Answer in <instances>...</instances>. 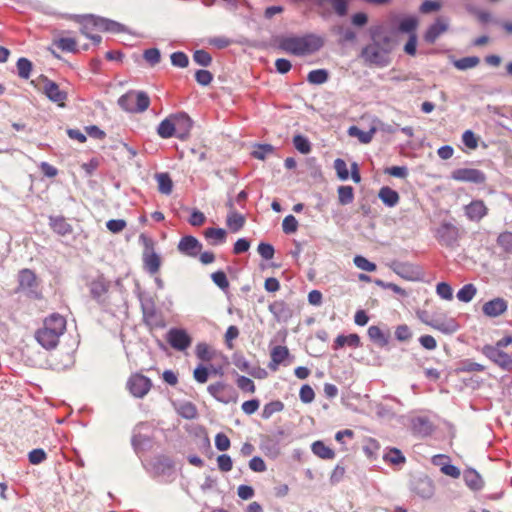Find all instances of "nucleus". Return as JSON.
<instances>
[{
  "label": "nucleus",
  "mask_w": 512,
  "mask_h": 512,
  "mask_svg": "<svg viewBox=\"0 0 512 512\" xmlns=\"http://www.w3.org/2000/svg\"><path fill=\"white\" fill-rule=\"evenodd\" d=\"M375 131V128H371L369 131H362L356 126H351L348 129V134L357 137L361 143L367 144L373 139Z\"/></svg>",
  "instance_id": "obj_18"
},
{
  "label": "nucleus",
  "mask_w": 512,
  "mask_h": 512,
  "mask_svg": "<svg viewBox=\"0 0 512 512\" xmlns=\"http://www.w3.org/2000/svg\"><path fill=\"white\" fill-rule=\"evenodd\" d=\"M236 383H237V386L239 387V389H241L242 391H246V392H249V393H254L255 392V384L254 382L248 378V377H245V376H239L236 380Z\"/></svg>",
  "instance_id": "obj_42"
},
{
  "label": "nucleus",
  "mask_w": 512,
  "mask_h": 512,
  "mask_svg": "<svg viewBox=\"0 0 512 512\" xmlns=\"http://www.w3.org/2000/svg\"><path fill=\"white\" fill-rule=\"evenodd\" d=\"M452 178L461 182L481 183L485 180L484 174L472 168L457 169L452 173Z\"/></svg>",
  "instance_id": "obj_8"
},
{
  "label": "nucleus",
  "mask_w": 512,
  "mask_h": 512,
  "mask_svg": "<svg viewBox=\"0 0 512 512\" xmlns=\"http://www.w3.org/2000/svg\"><path fill=\"white\" fill-rule=\"evenodd\" d=\"M127 386L133 396L142 398L149 392L151 381L141 374H134L128 380Z\"/></svg>",
  "instance_id": "obj_7"
},
{
  "label": "nucleus",
  "mask_w": 512,
  "mask_h": 512,
  "mask_svg": "<svg viewBox=\"0 0 512 512\" xmlns=\"http://www.w3.org/2000/svg\"><path fill=\"white\" fill-rule=\"evenodd\" d=\"M193 59L196 63L202 66H207L211 62V56L203 50L196 51L193 55Z\"/></svg>",
  "instance_id": "obj_54"
},
{
  "label": "nucleus",
  "mask_w": 512,
  "mask_h": 512,
  "mask_svg": "<svg viewBox=\"0 0 512 512\" xmlns=\"http://www.w3.org/2000/svg\"><path fill=\"white\" fill-rule=\"evenodd\" d=\"M194 379L199 383H205L208 380V370L204 366H197L193 372Z\"/></svg>",
  "instance_id": "obj_60"
},
{
  "label": "nucleus",
  "mask_w": 512,
  "mask_h": 512,
  "mask_svg": "<svg viewBox=\"0 0 512 512\" xmlns=\"http://www.w3.org/2000/svg\"><path fill=\"white\" fill-rule=\"evenodd\" d=\"M448 29V22L444 20H437L433 25L429 27L425 34V40L432 43L434 42L441 34L446 32Z\"/></svg>",
  "instance_id": "obj_13"
},
{
  "label": "nucleus",
  "mask_w": 512,
  "mask_h": 512,
  "mask_svg": "<svg viewBox=\"0 0 512 512\" xmlns=\"http://www.w3.org/2000/svg\"><path fill=\"white\" fill-rule=\"evenodd\" d=\"M119 104L126 111L142 112L149 107L150 100L144 92L130 91L119 99Z\"/></svg>",
  "instance_id": "obj_5"
},
{
  "label": "nucleus",
  "mask_w": 512,
  "mask_h": 512,
  "mask_svg": "<svg viewBox=\"0 0 512 512\" xmlns=\"http://www.w3.org/2000/svg\"><path fill=\"white\" fill-rule=\"evenodd\" d=\"M353 262L357 268L363 271L373 272L376 270V265L361 255L355 256Z\"/></svg>",
  "instance_id": "obj_36"
},
{
  "label": "nucleus",
  "mask_w": 512,
  "mask_h": 512,
  "mask_svg": "<svg viewBox=\"0 0 512 512\" xmlns=\"http://www.w3.org/2000/svg\"><path fill=\"white\" fill-rule=\"evenodd\" d=\"M215 447L219 451H226L230 447V440L224 433H218L215 436Z\"/></svg>",
  "instance_id": "obj_48"
},
{
  "label": "nucleus",
  "mask_w": 512,
  "mask_h": 512,
  "mask_svg": "<svg viewBox=\"0 0 512 512\" xmlns=\"http://www.w3.org/2000/svg\"><path fill=\"white\" fill-rule=\"evenodd\" d=\"M106 226L112 233H118L126 227V222L122 219H112L107 222Z\"/></svg>",
  "instance_id": "obj_57"
},
{
  "label": "nucleus",
  "mask_w": 512,
  "mask_h": 512,
  "mask_svg": "<svg viewBox=\"0 0 512 512\" xmlns=\"http://www.w3.org/2000/svg\"><path fill=\"white\" fill-rule=\"evenodd\" d=\"M65 327L66 322L62 316L52 315L45 320L43 328L36 334V339L44 348L52 349L58 344Z\"/></svg>",
  "instance_id": "obj_3"
},
{
  "label": "nucleus",
  "mask_w": 512,
  "mask_h": 512,
  "mask_svg": "<svg viewBox=\"0 0 512 512\" xmlns=\"http://www.w3.org/2000/svg\"><path fill=\"white\" fill-rule=\"evenodd\" d=\"M144 58L148 63L154 65L160 60V52L156 48L148 49L144 52Z\"/></svg>",
  "instance_id": "obj_59"
},
{
  "label": "nucleus",
  "mask_w": 512,
  "mask_h": 512,
  "mask_svg": "<svg viewBox=\"0 0 512 512\" xmlns=\"http://www.w3.org/2000/svg\"><path fill=\"white\" fill-rule=\"evenodd\" d=\"M300 399L303 403H311L315 398L314 390L308 384L303 385L299 392Z\"/></svg>",
  "instance_id": "obj_43"
},
{
  "label": "nucleus",
  "mask_w": 512,
  "mask_h": 512,
  "mask_svg": "<svg viewBox=\"0 0 512 512\" xmlns=\"http://www.w3.org/2000/svg\"><path fill=\"white\" fill-rule=\"evenodd\" d=\"M283 409H284V404L281 401H279V400L271 401V402L267 403L266 405H264L263 410H262V417L264 419H269L270 417H272V415H274L275 413L281 412Z\"/></svg>",
  "instance_id": "obj_24"
},
{
  "label": "nucleus",
  "mask_w": 512,
  "mask_h": 512,
  "mask_svg": "<svg viewBox=\"0 0 512 512\" xmlns=\"http://www.w3.org/2000/svg\"><path fill=\"white\" fill-rule=\"evenodd\" d=\"M289 355V351L284 346H276L271 352L270 368L276 370L278 365L283 362Z\"/></svg>",
  "instance_id": "obj_17"
},
{
  "label": "nucleus",
  "mask_w": 512,
  "mask_h": 512,
  "mask_svg": "<svg viewBox=\"0 0 512 512\" xmlns=\"http://www.w3.org/2000/svg\"><path fill=\"white\" fill-rule=\"evenodd\" d=\"M293 143H294L295 148L303 154H307L311 150L309 141L301 135L295 136L293 138Z\"/></svg>",
  "instance_id": "obj_40"
},
{
  "label": "nucleus",
  "mask_w": 512,
  "mask_h": 512,
  "mask_svg": "<svg viewBox=\"0 0 512 512\" xmlns=\"http://www.w3.org/2000/svg\"><path fill=\"white\" fill-rule=\"evenodd\" d=\"M178 249L185 255L196 256L201 249V244L195 237L186 236L179 241Z\"/></svg>",
  "instance_id": "obj_10"
},
{
  "label": "nucleus",
  "mask_w": 512,
  "mask_h": 512,
  "mask_svg": "<svg viewBox=\"0 0 512 512\" xmlns=\"http://www.w3.org/2000/svg\"><path fill=\"white\" fill-rule=\"evenodd\" d=\"M417 26L418 21L415 17H407L401 21L399 30L403 33H408L411 35L412 33H415Z\"/></svg>",
  "instance_id": "obj_32"
},
{
  "label": "nucleus",
  "mask_w": 512,
  "mask_h": 512,
  "mask_svg": "<svg viewBox=\"0 0 512 512\" xmlns=\"http://www.w3.org/2000/svg\"><path fill=\"white\" fill-rule=\"evenodd\" d=\"M55 44L59 49L66 52L76 51V41L73 38H60Z\"/></svg>",
  "instance_id": "obj_41"
},
{
  "label": "nucleus",
  "mask_w": 512,
  "mask_h": 512,
  "mask_svg": "<svg viewBox=\"0 0 512 512\" xmlns=\"http://www.w3.org/2000/svg\"><path fill=\"white\" fill-rule=\"evenodd\" d=\"M225 389V384L222 382L214 383L208 386L209 393L218 401L226 403L227 401L222 399L220 394Z\"/></svg>",
  "instance_id": "obj_49"
},
{
  "label": "nucleus",
  "mask_w": 512,
  "mask_h": 512,
  "mask_svg": "<svg viewBox=\"0 0 512 512\" xmlns=\"http://www.w3.org/2000/svg\"><path fill=\"white\" fill-rule=\"evenodd\" d=\"M18 74L23 79H28L32 70L31 62L26 58H20L17 61Z\"/></svg>",
  "instance_id": "obj_35"
},
{
  "label": "nucleus",
  "mask_w": 512,
  "mask_h": 512,
  "mask_svg": "<svg viewBox=\"0 0 512 512\" xmlns=\"http://www.w3.org/2000/svg\"><path fill=\"white\" fill-rule=\"evenodd\" d=\"M93 26L100 32L119 33L123 31L121 24L108 19L95 20Z\"/></svg>",
  "instance_id": "obj_15"
},
{
  "label": "nucleus",
  "mask_w": 512,
  "mask_h": 512,
  "mask_svg": "<svg viewBox=\"0 0 512 512\" xmlns=\"http://www.w3.org/2000/svg\"><path fill=\"white\" fill-rule=\"evenodd\" d=\"M273 146L269 144H257L253 147L252 155L259 160H264L273 153Z\"/></svg>",
  "instance_id": "obj_28"
},
{
  "label": "nucleus",
  "mask_w": 512,
  "mask_h": 512,
  "mask_svg": "<svg viewBox=\"0 0 512 512\" xmlns=\"http://www.w3.org/2000/svg\"><path fill=\"white\" fill-rule=\"evenodd\" d=\"M249 467L255 472H263L266 470L265 462L260 457H253L249 462Z\"/></svg>",
  "instance_id": "obj_63"
},
{
  "label": "nucleus",
  "mask_w": 512,
  "mask_h": 512,
  "mask_svg": "<svg viewBox=\"0 0 512 512\" xmlns=\"http://www.w3.org/2000/svg\"><path fill=\"white\" fill-rule=\"evenodd\" d=\"M334 168L340 180L345 181L349 177V171L344 160L338 158L334 161Z\"/></svg>",
  "instance_id": "obj_39"
},
{
  "label": "nucleus",
  "mask_w": 512,
  "mask_h": 512,
  "mask_svg": "<svg viewBox=\"0 0 512 512\" xmlns=\"http://www.w3.org/2000/svg\"><path fill=\"white\" fill-rule=\"evenodd\" d=\"M144 264L149 272L156 273L160 267V257L154 252L146 253L144 256Z\"/></svg>",
  "instance_id": "obj_25"
},
{
  "label": "nucleus",
  "mask_w": 512,
  "mask_h": 512,
  "mask_svg": "<svg viewBox=\"0 0 512 512\" xmlns=\"http://www.w3.org/2000/svg\"><path fill=\"white\" fill-rule=\"evenodd\" d=\"M395 336L399 341H405L411 337V331L408 326L400 325L395 330Z\"/></svg>",
  "instance_id": "obj_61"
},
{
  "label": "nucleus",
  "mask_w": 512,
  "mask_h": 512,
  "mask_svg": "<svg viewBox=\"0 0 512 512\" xmlns=\"http://www.w3.org/2000/svg\"><path fill=\"white\" fill-rule=\"evenodd\" d=\"M507 309V305L502 299H493L483 306V312L490 317H496L504 313Z\"/></svg>",
  "instance_id": "obj_12"
},
{
  "label": "nucleus",
  "mask_w": 512,
  "mask_h": 512,
  "mask_svg": "<svg viewBox=\"0 0 512 512\" xmlns=\"http://www.w3.org/2000/svg\"><path fill=\"white\" fill-rule=\"evenodd\" d=\"M385 173L397 178H405L408 175L407 168L404 166H393L387 168Z\"/></svg>",
  "instance_id": "obj_55"
},
{
  "label": "nucleus",
  "mask_w": 512,
  "mask_h": 512,
  "mask_svg": "<svg viewBox=\"0 0 512 512\" xmlns=\"http://www.w3.org/2000/svg\"><path fill=\"white\" fill-rule=\"evenodd\" d=\"M211 278L215 285L221 289H227L229 286L228 279L223 271H216L212 273Z\"/></svg>",
  "instance_id": "obj_45"
},
{
  "label": "nucleus",
  "mask_w": 512,
  "mask_h": 512,
  "mask_svg": "<svg viewBox=\"0 0 512 512\" xmlns=\"http://www.w3.org/2000/svg\"><path fill=\"white\" fill-rule=\"evenodd\" d=\"M171 62L174 66L184 68L188 65V57L182 52H175L171 55Z\"/></svg>",
  "instance_id": "obj_51"
},
{
  "label": "nucleus",
  "mask_w": 512,
  "mask_h": 512,
  "mask_svg": "<svg viewBox=\"0 0 512 512\" xmlns=\"http://www.w3.org/2000/svg\"><path fill=\"white\" fill-rule=\"evenodd\" d=\"M191 127L192 121L186 114H172L160 122L157 133L164 139L171 137L184 139L189 135Z\"/></svg>",
  "instance_id": "obj_2"
},
{
  "label": "nucleus",
  "mask_w": 512,
  "mask_h": 512,
  "mask_svg": "<svg viewBox=\"0 0 512 512\" xmlns=\"http://www.w3.org/2000/svg\"><path fill=\"white\" fill-rule=\"evenodd\" d=\"M45 94L46 96L53 102H55L59 107L65 106L66 93L61 91L58 85L54 82H48L45 85Z\"/></svg>",
  "instance_id": "obj_11"
},
{
  "label": "nucleus",
  "mask_w": 512,
  "mask_h": 512,
  "mask_svg": "<svg viewBox=\"0 0 512 512\" xmlns=\"http://www.w3.org/2000/svg\"><path fill=\"white\" fill-rule=\"evenodd\" d=\"M323 46L320 36L309 34L305 36H289L279 41V47L287 53L297 56L307 55L318 51Z\"/></svg>",
  "instance_id": "obj_1"
},
{
  "label": "nucleus",
  "mask_w": 512,
  "mask_h": 512,
  "mask_svg": "<svg viewBox=\"0 0 512 512\" xmlns=\"http://www.w3.org/2000/svg\"><path fill=\"white\" fill-rule=\"evenodd\" d=\"M466 214L471 220H480L487 214L483 201H473L466 207Z\"/></svg>",
  "instance_id": "obj_14"
},
{
  "label": "nucleus",
  "mask_w": 512,
  "mask_h": 512,
  "mask_svg": "<svg viewBox=\"0 0 512 512\" xmlns=\"http://www.w3.org/2000/svg\"><path fill=\"white\" fill-rule=\"evenodd\" d=\"M168 343L176 350H186L192 342L188 332L180 328H172L168 331L166 337Z\"/></svg>",
  "instance_id": "obj_6"
},
{
  "label": "nucleus",
  "mask_w": 512,
  "mask_h": 512,
  "mask_svg": "<svg viewBox=\"0 0 512 512\" xmlns=\"http://www.w3.org/2000/svg\"><path fill=\"white\" fill-rule=\"evenodd\" d=\"M257 250L260 256L265 260H270L274 256V248L268 243H260Z\"/></svg>",
  "instance_id": "obj_47"
},
{
  "label": "nucleus",
  "mask_w": 512,
  "mask_h": 512,
  "mask_svg": "<svg viewBox=\"0 0 512 512\" xmlns=\"http://www.w3.org/2000/svg\"><path fill=\"white\" fill-rule=\"evenodd\" d=\"M441 8V4L437 1L427 0L424 1L420 7L421 12L429 13L433 11H438Z\"/></svg>",
  "instance_id": "obj_62"
},
{
  "label": "nucleus",
  "mask_w": 512,
  "mask_h": 512,
  "mask_svg": "<svg viewBox=\"0 0 512 512\" xmlns=\"http://www.w3.org/2000/svg\"><path fill=\"white\" fill-rule=\"evenodd\" d=\"M244 223H245L244 216L237 212H234V211L229 213L227 220H226L227 227L232 232L239 231L244 226Z\"/></svg>",
  "instance_id": "obj_21"
},
{
  "label": "nucleus",
  "mask_w": 512,
  "mask_h": 512,
  "mask_svg": "<svg viewBox=\"0 0 512 512\" xmlns=\"http://www.w3.org/2000/svg\"><path fill=\"white\" fill-rule=\"evenodd\" d=\"M372 37L373 43L363 50L362 56L365 61L371 64L384 66L389 62L388 53L391 51L392 45L389 40L384 39L385 47L380 46L382 39L380 30H375Z\"/></svg>",
  "instance_id": "obj_4"
},
{
  "label": "nucleus",
  "mask_w": 512,
  "mask_h": 512,
  "mask_svg": "<svg viewBox=\"0 0 512 512\" xmlns=\"http://www.w3.org/2000/svg\"><path fill=\"white\" fill-rule=\"evenodd\" d=\"M282 227L285 233H294L298 227V221L293 215H288L284 218Z\"/></svg>",
  "instance_id": "obj_46"
},
{
  "label": "nucleus",
  "mask_w": 512,
  "mask_h": 512,
  "mask_svg": "<svg viewBox=\"0 0 512 512\" xmlns=\"http://www.w3.org/2000/svg\"><path fill=\"white\" fill-rule=\"evenodd\" d=\"M464 144L470 149H476L478 146V140L475 134L471 130H466L462 136Z\"/></svg>",
  "instance_id": "obj_50"
},
{
  "label": "nucleus",
  "mask_w": 512,
  "mask_h": 512,
  "mask_svg": "<svg viewBox=\"0 0 512 512\" xmlns=\"http://www.w3.org/2000/svg\"><path fill=\"white\" fill-rule=\"evenodd\" d=\"M475 295L476 288L473 284H466L457 292L458 300L464 303L470 302Z\"/></svg>",
  "instance_id": "obj_26"
},
{
  "label": "nucleus",
  "mask_w": 512,
  "mask_h": 512,
  "mask_svg": "<svg viewBox=\"0 0 512 512\" xmlns=\"http://www.w3.org/2000/svg\"><path fill=\"white\" fill-rule=\"evenodd\" d=\"M499 244L507 251L512 252V232H504L498 237Z\"/></svg>",
  "instance_id": "obj_56"
},
{
  "label": "nucleus",
  "mask_w": 512,
  "mask_h": 512,
  "mask_svg": "<svg viewBox=\"0 0 512 512\" xmlns=\"http://www.w3.org/2000/svg\"><path fill=\"white\" fill-rule=\"evenodd\" d=\"M158 189L162 194L169 195L172 192L173 182L168 174L162 173L156 176Z\"/></svg>",
  "instance_id": "obj_23"
},
{
  "label": "nucleus",
  "mask_w": 512,
  "mask_h": 512,
  "mask_svg": "<svg viewBox=\"0 0 512 512\" xmlns=\"http://www.w3.org/2000/svg\"><path fill=\"white\" fill-rule=\"evenodd\" d=\"M195 353L200 360L209 361L213 357L210 347L203 342H200L195 347Z\"/></svg>",
  "instance_id": "obj_33"
},
{
  "label": "nucleus",
  "mask_w": 512,
  "mask_h": 512,
  "mask_svg": "<svg viewBox=\"0 0 512 512\" xmlns=\"http://www.w3.org/2000/svg\"><path fill=\"white\" fill-rule=\"evenodd\" d=\"M338 198L342 205L351 203L354 199L353 188L350 186H340L338 188Z\"/></svg>",
  "instance_id": "obj_30"
},
{
  "label": "nucleus",
  "mask_w": 512,
  "mask_h": 512,
  "mask_svg": "<svg viewBox=\"0 0 512 512\" xmlns=\"http://www.w3.org/2000/svg\"><path fill=\"white\" fill-rule=\"evenodd\" d=\"M436 293L443 300L450 301L453 299V289L447 282L438 283Z\"/></svg>",
  "instance_id": "obj_31"
},
{
  "label": "nucleus",
  "mask_w": 512,
  "mask_h": 512,
  "mask_svg": "<svg viewBox=\"0 0 512 512\" xmlns=\"http://www.w3.org/2000/svg\"><path fill=\"white\" fill-rule=\"evenodd\" d=\"M205 237L212 245H218L225 242L226 232L222 228H209L205 231Z\"/></svg>",
  "instance_id": "obj_19"
},
{
  "label": "nucleus",
  "mask_w": 512,
  "mask_h": 512,
  "mask_svg": "<svg viewBox=\"0 0 512 512\" xmlns=\"http://www.w3.org/2000/svg\"><path fill=\"white\" fill-rule=\"evenodd\" d=\"M335 343L337 347H344L345 345L358 347L360 344V338L357 334H350L348 336L339 335Z\"/></svg>",
  "instance_id": "obj_27"
},
{
  "label": "nucleus",
  "mask_w": 512,
  "mask_h": 512,
  "mask_svg": "<svg viewBox=\"0 0 512 512\" xmlns=\"http://www.w3.org/2000/svg\"><path fill=\"white\" fill-rule=\"evenodd\" d=\"M379 198L389 207H393L399 202L398 193L389 187H383L380 189Z\"/></svg>",
  "instance_id": "obj_16"
},
{
  "label": "nucleus",
  "mask_w": 512,
  "mask_h": 512,
  "mask_svg": "<svg viewBox=\"0 0 512 512\" xmlns=\"http://www.w3.org/2000/svg\"><path fill=\"white\" fill-rule=\"evenodd\" d=\"M312 452L322 459H332L335 453L326 446L322 441H315L311 446Z\"/></svg>",
  "instance_id": "obj_20"
},
{
  "label": "nucleus",
  "mask_w": 512,
  "mask_h": 512,
  "mask_svg": "<svg viewBox=\"0 0 512 512\" xmlns=\"http://www.w3.org/2000/svg\"><path fill=\"white\" fill-rule=\"evenodd\" d=\"M196 81L203 86H207L212 81V74L208 70H198L195 74Z\"/></svg>",
  "instance_id": "obj_53"
},
{
  "label": "nucleus",
  "mask_w": 512,
  "mask_h": 512,
  "mask_svg": "<svg viewBox=\"0 0 512 512\" xmlns=\"http://www.w3.org/2000/svg\"><path fill=\"white\" fill-rule=\"evenodd\" d=\"M479 63L477 57H465L454 62V66L459 70H466L475 67Z\"/></svg>",
  "instance_id": "obj_38"
},
{
  "label": "nucleus",
  "mask_w": 512,
  "mask_h": 512,
  "mask_svg": "<svg viewBox=\"0 0 512 512\" xmlns=\"http://www.w3.org/2000/svg\"><path fill=\"white\" fill-rule=\"evenodd\" d=\"M467 485L472 489H479L482 486L480 475L474 470H468L464 474Z\"/></svg>",
  "instance_id": "obj_29"
},
{
  "label": "nucleus",
  "mask_w": 512,
  "mask_h": 512,
  "mask_svg": "<svg viewBox=\"0 0 512 512\" xmlns=\"http://www.w3.org/2000/svg\"><path fill=\"white\" fill-rule=\"evenodd\" d=\"M485 353L499 366L505 369L512 368V358L508 354L504 353L501 348L489 346L485 348Z\"/></svg>",
  "instance_id": "obj_9"
},
{
  "label": "nucleus",
  "mask_w": 512,
  "mask_h": 512,
  "mask_svg": "<svg viewBox=\"0 0 512 512\" xmlns=\"http://www.w3.org/2000/svg\"><path fill=\"white\" fill-rule=\"evenodd\" d=\"M368 336L373 342L381 346L388 344V336L378 326H370L368 328Z\"/></svg>",
  "instance_id": "obj_22"
},
{
  "label": "nucleus",
  "mask_w": 512,
  "mask_h": 512,
  "mask_svg": "<svg viewBox=\"0 0 512 512\" xmlns=\"http://www.w3.org/2000/svg\"><path fill=\"white\" fill-rule=\"evenodd\" d=\"M241 408L242 411L247 415L254 414L259 408V401L256 399L245 401Z\"/></svg>",
  "instance_id": "obj_58"
},
{
  "label": "nucleus",
  "mask_w": 512,
  "mask_h": 512,
  "mask_svg": "<svg viewBox=\"0 0 512 512\" xmlns=\"http://www.w3.org/2000/svg\"><path fill=\"white\" fill-rule=\"evenodd\" d=\"M384 459L392 464H400L405 461L404 456L398 449H391L385 455Z\"/></svg>",
  "instance_id": "obj_44"
},
{
  "label": "nucleus",
  "mask_w": 512,
  "mask_h": 512,
  "mask_svg": "<svg viewBox=\"0 0 512 512\" xmlns=\"http://www.w3.org/2000/svg\"><path fill=\"white\" fill-rule=\"evenodd\" d=\"M178 413L186 419H193L197 415V410L192 403L184 402L178 407Z\"/></svg>",
  "instance_id": "obj_34"
},
{
  "label": "nucleus",
  "mask_w": 512,
  "mask_h": 512,
  "mask_svg": "<svg viewBox=\"0 0 512 512\" xmlns=\"http://www.w3.org/2000/svg\"><path fill=\"white\" fill-rule=\"evenodd\" d=\"M46 457L45 452L42 449H34L29 453V461L32 464L41 463Z\"/></svg>",
  "instance_id": "obj_64"
},
{
  "label": "nucleus",
  "mask_w": 512,
  "mask_h": 512,
  "mask_svg": "<svg viewBox=\"0 0 512 512\" xmlns=\"http://www.w3.org/2000/svg\"><path fill=\"white\" fill-rule=\"evenodd\" d=\"M217 464L220 470L222 471H230L232 469V459L227 454L219 455L217 458Z\"/></svg>",
  "instance_id": "obj_52"
},
{
  "label": "nucleus",
  "mask_w": 512,
  "mask_h": 512,
  "mask_svg": "<svg viewBox=\"0 0 512 512\" xmlns=\"http://www.w3.org/2000/svg\"><path fill=\"white\" fill-rule=\"evenodd\" d=\"M328 74L323 69L313 70L308 74V81L312 84H323L327 81Z\"/></svg>",
  "instance_id": "obj_37"
}]
</instances>
